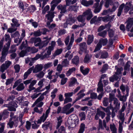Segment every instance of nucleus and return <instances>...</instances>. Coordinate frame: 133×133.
<instances>
[{
	"label": "nucleus",
	"instance_id": "obj_1",
	"mask_svg": "<svg viewBox=\"0 0 133 133\" xmlns=\"http://www.w3.org/2000/svg\"><path fill=\"white\" fill-rule=\"evenodd\" d=\"M127 107V104H125V103L123 104V106L121 109L119 111V114L118 117V119L120 120L118 122L119 128L118 131L119 133H122L123 130V125L125 120L124 117L125 114L123 113L125 109Z\"/></svg>",
	"mask_w": 133,
	"mask_h": 133
},
{
	"label": "nucleus",
	"instance_id": "obj_2",
	"mask_svg": "<svg viewBox=\"0 0 133 133\" xmlns=\"http://www.w3.org/2000/svg\"><path fill=\"white\" fill-rule=\"evenodd\" d=\"M12 64L11 61H5L4 63L2 64L0 68V71L2 73L1 75V77L2 79H5L6 78V74L5 73H3L5 70L8 68Z\"/></svg>",
	"mask_w": 133,
	"mask_h": 133
},
{
	"label": "nucleus",
	"instance_id": "obj_3",
	"mask_svg": "<svg viewBox=\"0 0 133 133\" xmlns=\"http://www.w3.org/2000/svg\"><path fill=\"white\" fill-rule=\"evenodd\" d=\"M41 41L39 37H33L30 39L29 42L31 43H34L35 46H39V49H41L44 47V45L42 44V41L41 42Z\"/></svg>",
	"mask_w": 133,
	"mask_h": 133
},
{
	"label": "nucleus",
	"instance_id": "obj_4",
	"mask_svg": "<svg viewBox=\"0 0 133 133\" xmlns=\"http://www.w3.org/2000/svg\"><path fill=\"white\" fill-rule=\"evenodd\" d=\"M21 82V80L20 79L17 80L14 83L13 87V88L14 89L17 86L16 89V90L17 91H20L24 90L25 88V87L23 83H20Z\"/></svg>",
	"mask_w": 133,
	"mask_h": 133
},
{
	"label": "nucleus",
	"instance_id": "obj_5",
	"mask_svg": "<svg viewBox=\"0 0 133 133\" xmlns=\"http://www.w3.org/2000/svg\"><path fill=\"white\" fill-rule=\"evenodd\" d=\"M83 14L84 16L87 17V19L88 21L90 20L93 17V15L91 10L90 9L87 10L83 13Z\"/></svg>",
	"mask_w": 133,
	"mask_h": 133
},
{
	"label": "nucleus",
	"instance_id": "obj_6",
	"mask_svg": "<svg viewBox=\"0 0 133 133\" xmlns=\"http://www.w3.org/2000/svg\"><path fill=\"white\" fill-rule=\"evenodd\" d=\"M79 48L80 50L85 53H87L88 51L87 50V46L85 42L80 43L79 44Z\"/></svg>",
	"mask_w": 133,
	"mask_h": 133
},
{
	"label": "nucleus",
	"instance_id": "obj_7",
	"mask_svg": "<svg viewBox=\"0 0 133 133\" xmlns=\"http://www.w3.org/2000/svg\"><path fill=\"white\" fill-rule=\"evenodd\" d=\"M61 0H54L51 3V8L50 11L52 12L55 9V7L61 2Z\"/></svg>",
	"mask_w": 133,
	"mask_h": 133
},
{
	"label": "nucleus",
	"instance_id": "obj_8",
	"mask_svg": "<svg viewBox=\"0 0 133 133\" xmlns=\"http://www.w3.org/2000/svg\"><path fill=\"white\" fill-rule=\"evenodd\" d=\"M33 48H31L30 47L26 48L25 50H22L20 53L19 55L20 57H23L25 56L28 52L30 51Z\"/></svg>",
	"mask_w": 133,
	"mask_h": 133
},
{
	"label": "nucleus",
	"instance_id": "obj_9",
	"mask_svg": "<svg viewBox=\"0 0 133 133\" xmlns=\"http://www.w3.org/2000/svg\"><path fill=\"white\" fill-rule=\"evenodd\" d=\"M129 89V88L128 87H127L126 88V92H127V94L125 95V96H122L121 95L120 96H118V97L119 98V99L120 101L123 102H125L126 101L127 99V97L128 96Z\"/></svg>",
	"mask_w": 133,
	"mask_h": 133
},
{
	"label": "nucleus",
	"instance_id": "obj_10",
	"mask_svg": "<svg viewBox=\"0 0 133 133\" xmlns=\"http://www.w3.org/2000/svg\"><path fill=\"white\" fill-rule=\"evenodd\" d=\"M74 110V108L73 107L71 108L69 110H68L65 106L62 108L61 113L65 114L68 115L71 113Z\"/></svg>",
	"mask_w": 133,
	"mask_h": 133
},
{
	"label": "nucleus",
	"instance_id": "obj_11",
	"mask_svg": "<svg viewBox=\"0 0 133 133\" xmlns=\"http://www.w3.org/2000/svg\"><path fill=\"white\" fill-rule=\"evenodd\" d=\"M54 16V12H53L49 11L48 13L45 15V17L50 22L53 21V18Z\"/></svg>",
	"mask_w": 133,
	"mask_h": 133
},
{
	"label": "nucleus",
	"instance_id": "obj_12",
	"mask_svg": "<svg viewBox=\"0 0 133 133\" xmlns=\"http://www.w3.org/2000/svg\"><path fill=\"white\" fill-rule=\"evenodd\" d=\"M66 6L65 5H62L61 4H59L58 5L57 8L59 10H60V14H64L66 12Z\"/></svg>",
	"mask_w": 133,
	"mask_h": 133
},
{
	"label": "nucleus",
	"instance_id": "obj_13",
	"mask_svg": "<svg viewBox=\"0 0 133 133\" xmlns=\"http://www.w3.org/2000/svg\"><path fill=\"white\" fill-rule=\"evenodd\" d=\"M49 90H46L43 93L41 96L38 98L35 102V103L36 104L39 102L43 100L44 98V95H46V94L49 93Z\"/></svg>",
	"mask_w": 133,
	"mask_h": 133
},
{
	"label": "nucleus",
	"instance_id": "obj_14",
	"mask_svg": "<svg viewBox=\"0 0 133 133\" xmlns=\"http://www.w3.org/2000/svg\"><path fill=\"white\" fill-rule=\"evenodd\" d=\"M98 88H97V91L98 93H104L103 89V85L102 83L101 80H100L98 84Z\"/></svg>",
	"mask_w": 133,
	"mask_h": 133
},
{
	"label": "nucleus",
	"instance_id": "obj_15",
	"mask_svg": "<svg viewBox=\"0 0 133 133\" xmlns=\"http://www.w3.org/2000/svg\"><path fill=\"white\" fill-rule=\"evenodd\" d=\"M133 25V19L131 18H129L128 21L127 23L126 26L127 30V31H130V29Z\"/></svg>",
	"mask_w": 133,
	"mask_h": 133
},
{
	"label": "nucleus",
	"instance_id": "obj_16",
	"mask_svg": "<svg viewBox=\"0 0 133 133\" xmlns=\"http://www.w3.org/2000/svg\"><path fill=\"white\" fill-rule=\"evenodd\" d=\"M80 2L82 4L87 7L92 5L94 3V2L93 1H87L86 0H82L80 1Z\"/></svg>",
	"mask_w": 133,
	"mask_h": 133
},
{
	"label": "nucleus",
	"instance_id": "obj_17",
	"mask_svg": "<svg viewBox=\"0 0 133 133\" xmlns=\"http://www.w3.org/2000/svg\"><path fill=\"white\" fill-rule=\"evenodd\" d=\"M17 107V105L16 103L14 102H12L10 103V105L9 108V110L10 111H16V108Z\"/></svg>",
	"mask_w": 133,
	"mask_h": 133
},
{
	"label": "nucleus",
	"instance_id": "obj_18",
	"mask_svg": "<svg viewBox=\"0 0 133 133\" xmlns=\"http://www.w3.org/2000/svg\"><path fill=\"white\" fill-rule=\"evenodd\" d=\"M68 24L70 25H71L74 24L76 21V18L75 17H69L66 19Z\"/></svg>",
	"mask_w": 133,
	"mask_h": 133
},
{
	"label": "nucleus",
	"instance_id": "obj_19",
	"mask_svg": "<svg viewBox=\"0 0 133 133\" xmlns=\"http://www.w3.org/2000/svg\"><path fill=\"white\" fill-rule=\"evenodd\" d=\"M34 68V66H32L31 67L29 68L27 70V71L24 73L23 76L24 78L23 79L24 80H25L27 78L31 72Z\"/></svg>",
	"mask_w": 133,
	"mask_h": 133
},
{
	"label": "nucleus",
	"instance_id": "obj_20",
	"mask_svg": "<svg viewBox=\"0 0 133 133\" xmlns=\"http://www.w3.org/2000/svg\"><path fill=\"white\" fill-rule=\"evenodd\" d=\"M84 16L83 15V14L82 15H79L77 17V19L79 22H81L82 23L81 24H84V26L85 25V18Z\"/></svg>",
	"mask_w": 133,
	"mask_h": 133
},
{
	"label": "nucleus",
	"instance_id": "obj_21",
	"mask_svg": "<svg viewBox=\"0 0 133 133\" xmlns=\"http://www.w3.org/2000/svg\"><path fill=\"white\" fill-rule=\"evenodd\" d=\"M100 58L105 59L109 56L108 52L105 51H100Z\"/></svg>",
	"mask_w": 133,
	"mask_h": 133
},
{
	"label": "nucleus",
	"instance_id": "obj_22",
	"mask_svg": "<svg viewBox=\"0 0 133 133\" xmlns=\"http://www.w3.org/2000/svg\"><path fill=\"white\" fill-rule=\"evenodd\" d=\"M74 39V34H72L71 37L70 41L66 48L68 50H69L71 49Z\"/></svg>",
	"mask_w": 133,
	"mask_h": 133
},
{
	"label": "nucleus",
	"instance_id": "obj_23",
	"mask_svg": "<svg viewBox=\"0 0 133 133\" xmlns=\"http://www.w3.org/2000/svg\"><path fill=\"white\" fill-rule=\"evenodd\" d=\"M43 69V66L41 65L38 64L36 66L35 68H34L33 70L34 73H37L41 70Z\"/></svg>",
	"mask_w": 133,
	"mask_h": 133
},
{
	"label": "nucleus",
	"instance_id": "obj_24",
	"mask_svg": "<svg viewBox=\"0 0 133 133\" xmlns=\"http://www.w3.org/2000/svg\"><path fill=\"white\" fill-rule=\"evenodd\" d=\"M93 8L95 9L94 12L96 13L99 12L102 8L99 6L98 3H95L93 6Z\"/></svg>",
	"mask_w": 133,
	"mask_h": 133
},
{
	"label": "nucleus",
	"instance_id": "obj_25",
	"mask_svg": "<svg viewBox=\"0 0 133 133\" xmlns=\"http://www.w3.org/2000/svg\"><path fill=\"white\" fill-rule=\"evenodd\" d=\"M72 63L76 65H78L79 63V57L77 56H75L72 60Z\"/></svg>",
	"mask_w": 133,
	"mask_h": 133
},
{
	"label": "nucleus",
	"instance_id": "obj_26",
	"mask_svg": "<svg viewBox=\"0 0 133 133\" xmlns=\"http://www.w3.org/2000/svg\"><path fill=\"white\" fill-rule=\"evenodd\" d=\"M80 69L81 72L84 75L87 74L89 71V69L88 68H87L84 69V67L83 66H82L80 67Z\"/></svg>",
	"mask_w": 133,
	"mask_h": 133
},
{
	"label": "nucleus",
	"instance_id": "obj_27",
	"mask_svg": "<svg viewBox=\"0 0 133 133\" xmlns=\"http://www.w3.org/2000/svg\"><path fill=\"white\" fill-rule=\"evenodd\" d=\"M110 128L111 131H112V133H117L116 125L114 123L110 124Z\"/></svg>",
	"mask_w": 133,
	"mask_h": 133
},
{
	"label": "nucleus",
	"instance_id": "obj_28",
	"mask_svg": "<svg viewBox=\"0 0 133 133\" xmlns=\"http://www.w3.org/2000/svg\"><path fill=\"white\" fill-rule=\"evenodd\" d=\"M113 103L115 106V109H118L120 107V103L117 98H115L113 102Z\"/></svg>",
	"mask_w": 133,
	"mask_h": 133
},
{
	"label": "nucleus",
	"instance_id": "obj_29",
	"mask_svg": "<svg viewBox=\"0 0 133 133\" xmlns=\"http://www.w3.org/2000/svg\"><path fill=\"white\" fill-rule=\"evenodd\" d=\"M94 36L93 35H89L87 42L88 45H89L94 40Z\"/></svg>",
	"mask_w": 133,
	"mask_h": 133
},
{
	"label": "nucleus",
	"instance_id": "obj_30",
	"mask_svg": "<svg viewBox=\"0 0 133 133\" xmlns=\"http://www.w3.org/2000/svg\"><path fill=\"white\" fill-rule=\"evenodd\" d=\"M10 43H6V46L4 47L2 52L7 54L8 50L10 47Z\"/></svg>",
	"mask_w": 133,
	"mask_h": 133
},
{
	"label": "nucleus",
	"instance_id": "obj_31",
	"mask_svg": "<svg viewBox=\"0 0 133 133\" xmlns=\"http://www.w3.org/2000/svg\"><path fill=\"white\" fill-rule=\"evenodd\" d=\"M10 118H12V121L14 122L15 123L14 126L16 127L18 125V117L16 116H14L13 117H11Z\"/></svg>",
	"mask_w": 133,
	"mask_h": 133
},
{
	"label": "nucleus",
	"instance_id": "obj_32",
	"mask_svg": "<svg viewBox=\"0 0 133 133\" xmlns=\"http://www.w3.org/2000/svg\"><path fill=\"white\" fill-rule=\"evenodd\" d=\"M96 113L99 117L101 116L102 119H103L105 116V113L101 111L99 109H97Z\"/></svg>",
	"mask_w": 133,
	"mask_h": 133
},
{
	"label": "nucleus",
	"instance_id": "obj_33",
	"mask_svg": "<svg viewBox=\"0 0 133 133\" xmlns=\"http://www.w3.org/2000/svg\"><path fill=\"white\" fill-rule=\"evenodd\" d=\"M114 15H113L108 17H103V21L104 22H108L114 18Z\"/></svg>",
	"mask_w": 133,
	"mask_h": 133
},
{
	"label": "nucleus",
	"instance_id": "obj_34",
	"mask_svg": "<svg viewBox=\"0 0 133 133\" xmlns=\"http://www.w3.org/2000/svg\"><path fill=\"white\" fill-rule=\"evenodd\" d=\"M119 78L118 75L115 74L112 76L110 77L109 78V80L110 82H113L115 81H117Z\"/></svg>",
	"mask_w": 133,
	"mask_h": 133
},
{
	"label": "nucleus",
	"instance_id": "obj_35",
	"mask_svg": "<svg viewBox=\"0 0 133 133\" xmlns=\"http://www.w3.org/2000/svg\"><path fill=\"white\" fill-rule=\"evenodd\" d=\"M12 22L14 23L11 24V25L12 27L16 26L18 27L19 26L20 24L18 23V21L17 19L15 18H13L12 19Z\"/></svg>",
	"mask_w": 133,
	"mask_h": 133
},
{
	"label": "nucleus",
	"instance_id": "obj_36",
	"mask_svg": "<svg viewBox=\"0 0 133 133\" xmlns=\"http://www.w3.org/2000/svg\"><path fill=\"white\" fill-rule=\"evenodd\" d=\"M112 5H113V6L112 9H111V11L113 12L115 11L116 9L118 7L119 5V3L117 2H115L114 3L113 2Z\"/></svg>",
	"mask_w": 133,
	"mask_h": 133
},
{
	"label": "nucleus",
	"instance_id": "obj_37",
	"mask_svg": "<svg viewBox=\"0 0 133 133\" xmlns=\"http://www.w3.org/2000/svg\"><path fill=\"white\" fill-rule=\"evenodd\" d=\"M85 125L83 123H81L80 126V129L77 133H83L85 130Z\"/></svg>",
	"mask_w": 133,
	"mask_h": 133
},
{
	"label": "nucleus",
	"instance_id": "obj_38",
	"mask_svg": "<svg viewBox=\"0 0 133 133\" xmlns=\"http://www.w3.org/2000/svg\"><path fill=\"white\" fill-rule=\"evenodd\" d=\"M9 112L6 110H4L3 112L2 115L0 114V121L2 119V117H5V118H6L8 117L9 115Z\"/></svg>",
	"mask_w": 133,
	"mask_h": 133
},
{
	"label": "nucleus",
	"instance_id": "obj_39",
	"mask_svg": "<svg viewBox=\"0 0 133 133\" xmlns=\"http://www.w3.org/2000/svg\"><path fill=\"white\" fill-rule=\"evenodd\" d=\"M51 126V124L49 122H45L42 125V127L44 130H46Z\"/></svg>",
	"mask_w": 133,
	"mask_h": 133
},
{
	"label": "nucleus",
	"instance_id": "obj_40",
	"mask_svg": "<svg viewBox=\"0 0 133 133\" xmlns=\"http://www.w3.org/2000/svg\"><path fill=\"white\" fill-rule=\"evenodd\" d=\"M108 40L107 39L101 38L99 40V43L102 45H106L107 42Z\"/></svg>",
	"mask_w": 133,
	"mask_h": 133
},
{
	"label": "nucleus",
	"instance_id": "obj_41",
	"mask_svg": "<svg viewBox=\"0 0 133 133\" xmlns=\"http://www.w3.org/2000/svg\"><path fill=\"white\" fill-rule=\"evenodd\" d=\"M75 70L76 68L74 67H73L71 68L66 73V76H70L71 73L74 71H75Z\"/></svg>",
	"mask_w": 133,
	"mask_h": 133
},
{
	"label": "nucleus",
	"instance_id": "obj_42",
	"mask_svg": "<svg viewBox=\"0 0 133 133\" xmlns=\"http://www.w3.org/2000/svg\"><path fill=\"white\" fill-rule=\"evenodd\" d=\"M4 37L5 41L7 42V43H11V39L10 35L9 34H5Z\"/></svg>",
	"mask_w": 133,
	"mask_h": 133
},
{
	"label": "nucleus",
	"instance_id": "obj_43",
	"mask_svg": "<svg viewBox=\"0 0 133 133\" xmlns=\"http://www.w3.org/2000/svg\"><path fill=\"white\" fill-rule=\"evenodd\" d=\"M78 7L76 5H72L69 7V10L74 11L75 12H76L77 11Z\"/></svg>",
	"mask_w": 133,
	"mask_h": 133
},
{
	"label": "nucleus",
	"instance_id": "obj_44",
	"mask_svg": "<svg viewBox=\"0 0 133 133\" xmlns=\"http://www.w3.org/2000/svg\"><path fill=\"white\" fill-rule=\"evenodd\" d=\"M69 64V62L67 59H64L62 62V64L63 66L64 67L68 66Z\"/></svg>",
	"mask_w": 133,
	"mask_h": 133
},
{
	"label": "nucleus",
	"instance_id": "obj_45",
	"mask_svg": "<svg viewBox=\"0 0 133 133\" xmlns=\"http://www.w3.org/2000/svg\"><path fill=\"white\" fill-rule=\"evenodd\" d=\"M58 133H66L65 129V127L61 126L59 128H58Z\"/></svg>",
	"mask_w": 133,
	"mask_h": 133
},
{
	"label": "nucleus",
	"instance_id": "obj_46",
	"mask_svg": "<svg viewBox=\"0 0 133 133\" xmlns=\"http://www.w3.org/2000/svg\"><path fill=\"white\" fill-rule=\"evenodd\" d=\"M76 81V79L75 78H72L71 81L69 83V86L70 87H72L74 86Z\"/></svg>",
	"mask_w": 133,
	"mask_h": 133
},
{
	"label": "nucleus",
	"instance_id": "obj_47",
	"mask_svg": "<svg viewBox=\"0 0 133 133\" xmlns=\"http://www.w3.org/2000/svg\"><path fill=\"white\" fill-rule=\"evenodd\" d=\"M7 54L3 53L2 52V56L1 57L0 62L1 63H3L6 60V57L7 55Z\"/></svg>",
	"mask_w": 133,
	"mask_h": 133
},
{
	"label": "nucleus",
	"instance_id": "obj_48",
	"mask_svg": "<svg viewBox=\"0 0 133 133\" xmlns=\"http://www.w3.org/2000/svg\"><path fill=\"white\" fill-rule=\"evenodd\" d=\"M50 9L49 6L48 5H46L44 8H43L42 10V14L43 15H44L46 12L47 11H48Z\"/></svg>",
	"mask_w": 133,
	"mask_h": 133
},
{
	"label": "nucleus",
	"instance_id": "obj_49",
	"mask_svg": "<svg viewBox=\"0 0 133 133\" xmlns=\"http://www.w3.org/2000/svg\"><path fill=\"white\" fill-rule=\"evenodd\" d=\"M108 35L109 37L112 38L114 37L115 33V31L112 29H108Z\"/></svg>",
	"mask_w": 133,
	"mask_h": 133
},
{
	"label": "nucleus",
	"instance_id": "obj_50",
	"mask_svg": "<svg viewBox=\"0 0 133 133\" xmlns=\"http://www.w3.org/2000/svg\"><path fill=\"white\" fill-rule=\"evenodd\" d=\"M113 2L112 0H106L105 4V6L106 8H108L109 4L112 5V4Z\"/></svg>",
	"mask_w": 133,
	"mask_h": 133
},
{
	"label": "nucleus",
	"instance_id": "obj_51",
	"mask_svg": "<svg viewBox=\"0 0 133 133\" xmlns=\"http://www.w3.org/2000/svg\"><path fill=\"white\" fill-rule=\"evenodd\" d=\"M42 34V32L39 29L34 31V36L37 37L41 36Z\"/></svg>",
	"mask_w": 133,
	"mask_h": 133
},
{
	"label": "nucleus",
	"instance_id": "obj_52",
	"mask_svg": "<svg viewBox=\"0 0 133 133\" xmlns=\"http://www.w3.org/2000/svg\"><path fill=\"white\" fill-rule=\"evenodd\" d=\"M116 69H117V71L115 72V74L118 76H119L121 73V71L123 70L122 68H117V66H116L115 67Z\"/></svg>",
	"mask_w": 133,
	"mask_h": 133
},
{
	"label": "nucleus",
	"instance_id": "obj_53",
	"mask_svg": "<svg viewBox=\"0 0 133 133\" xmlns=\"http://www.w3.org/2000/svg\"><path fill=\"white\" fill-rule=\"evenodd\" d=\"M97 23V17L96 16H95L91 19L90 21V23L91 24H96Z\"/></svg>",
	"mask_w": 133,
	"mask_h": 133
},
{
	"label": "nucleus",
	"instance_id": "obj_54",
	"mask_svg": "<svg viewBox=\"0 0 133 133\" xmlns=\"http://www.w3.org/2000/svg\"><path fill=\"white\" fill-rule=\"evenodd\" d=\"M79 116L81 118L80 120L82 121L84 120L85 119V112H82L79 114Z\"/></svg>",
	"mask_w": 133,
	"mask_h": 133
},
{
	"label": "nucleus",
	"instance_id": "obj_55",
	"mask_svg": "<svg viewBox=\"0 0 133 133\" xmlns=\"http://www.w3.org/2000/svg\"><path fill=\"white\" fill-rule=\"evenodd\" d=\"M109 100L106 97H105L103 99V105L105 107H107L109 104Z\"/></svg>",
	"mask_w": 133,
	"mask_h": 133
},
{
	"label": "nucleus",
	"instance_id": "obj_56",
	"mask_svg": "<svg viewBox=\"0 0 133 133\" xmlns=\"http://www.w3.org/2000/svg\"><path fill=\"white\" fill-rule=\"evenodd\" d=\"M107 32L105 30L99 32L98 33V35L103 38L105 37L107 34Z\"/></svg>",
	"mask_w": 133,
	"mask_h": 133
},
{
	"label": "nucleus",
	"instance_id": "obj_57",
	"mask_svg": "<svg viewBox=\"0 0 133 133\" xmlns=\"http://www.w3.org/2000/svg\"><path fill=\"white\" fill-rule=\"evenodd\" d=\"M5 125V123H0V125L1 127L0 128V133H3V132Z\"/></svg>",
	"mask_w": 133,
	"mask_h": 133
},
{
	"label": "nucleus",
	"instance_id": "obj_58",
	"mask_svg": "<svg viewBox=\"0 0 133 133\" xmlns=\"http://www.w3.org/2000/svg\"><path fill=\"white\" fill-rule=\"evenodd\" d=\"M18 5L19 8L22 9V11H23L26 9V8H24V5L23 2H19L18 3Z\"/></svg>",
	"mask_w": 133,
	"mask_h": 133
},
{
	"label": "nucleus",
	"instance_id": "obj_59",
	"mask_svg": "<svg viewBox=\"0 0 133 133\" xmlns=\"http://www.w3.org/2000/svg\"><path fill=\"white\" fill-rule=\"evenodd\" d=\"M108 67V66L107 64H105L103 66L101 70L102 73L105 72V71L107 70Z\"/></svg>",
	"mask_w": 133,
	"mask_h": 133
},
{
	"label": "nucleus",
	"instance_id": "obj_60",
	"mask_svg": "<svg viewBox=\"0 0 133 133\" xmlns=\"http://www.w3.org/2000/svg\"><path fill=\"white\" fill-rule=\"evenodd\" d=\"M62 49L61 48L57 49L54 52V55L56 56L59 55L62 52Z\"/></svg>",
	"mask_w": 133,
	"mask_h": 133
},
{
	"label": "nucleus",
	"instance_id": "obj_61",
	"mask_svg": "<svg viewBox=\"0 0 133 133\" xmlns=\"http://www.w3.org/2000/svg\"><path fill=\"white\" fill-rule=\"evenodd\" d=\"M14 68L15 70V72L16 73H18L19 72L20 68L19 65H15L14 66Z\"/></svg>",
	"mask_w": 133,
	"mask_h": 133
},
{
	"label": "nucleus",
	"instance_id": "obj_62",
	"mask_svg": "<svg viewBox=\"0 0 133 133\" xmlns=\"http://www.w3.org/2000/svg\"><path fill=\"white\" fill-rule=\"evenodd\" d=\"M14 122L12 121V118H10L9 120V122L8 123L7 125H9L10 128H12L13 127V125L14 126Z\"/></svg>",
	"mask_w": 133,
	"mask_h": 133
},
{
	"label": "nucleus",
	"instance_id": "obj_63",
	"mask_svg": "<svg viewBox=\"0 0 133 133\" xmlns=\"http://www.w3.org/2000/svg\"><path fill=\"white\" fill-rule=\"evenodd\" d=\"M102 47V45L98 42L97 45L96 46V47L94 51V52H95L98 51L99 50H100Z\"/></svg>",
	"mask_w": 133,
	"mask_h": 133
},
{
	"label": "nucleus",
	"instance_id": "obj_64",
	"mask_svg": "<svg viewBox=\"0 0 133 133\" xmlns=\"http://www.w3.org/2000/svg\"><path fill=\"white\" fill-rule=\"evenodd\" d=\"M25 127L27 130H30L31 127V123L28 121H26Z\"/></svg>",
	"mask_w": 133,
	"mask_h": 133
}]
</instances>
